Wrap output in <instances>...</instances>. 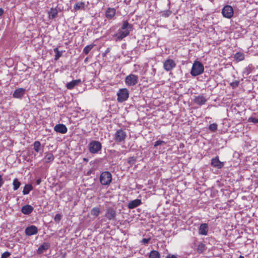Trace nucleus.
Listing matches in <instances>:
<instances>
[{"instance_id":"obj_14","label":"nucleus","mask_w":258,"mask_h":258,"mask_svg":"<svg viewBox=\"0 0 258 258\" xmlns=\"http://www.w3.org/2000/svg\"><path fill=\"white\" fill-rule=\"evenodd\" d=\"M54 131L59 133L66 134L68 131V128L63 124H58L55 125L54 127Z\"/></svg>"},{"instance_id":"obj_24","label":"nucleus","mask_w":258,"mask_h":258,"mask_svg":"<svg viewBox=\"0 0 258 258\" xmlns=\"http://www.w3.org/2000/svg\"><path fill=\"white\" fill-rule=\"evenodd\" d=\"M234 58L237 61H241L244 59L245 55L243 52H238L234 54Z\"/></svg>"},{"instance_id":"obj_11","label":"nucleus","mask_w":258,"mask_h":258,"mask_svg":"<svg viewBox=\"0 0 258 258\" xmlns=\"http://www.w3.org/2000/svg\"><path fill=\"white\" fill-rule=\"evenodd\" d=\"M25 232L27 235H33L37 233L38 228L35 225H31L25 229Z\"/></svg>"},{"instance_id":"obj_27","label":"nucleus","mask_w":258,"mask_h":258,"mask_svg":"<svg viewBox=\"0 0 258 258\" xmlns=\"http://www.w3.org/2000/svg\"><path fill=\"white\" fill-rule=\"evenodd\" d=\"M13 185L14 190H17L21 185V182L17 178H15L13 181Z\"/></svg>"},{"instance_id":"obj_5","label":"nucleus","mask_w":258,"mask_h":258,"mask_svg":"<svg viewBox=\"0 0 258 258\" xmlns=\"http://www.w3.org/2000/svg\"><path fill=\"white\" fill-rule=\"evenodd\" d=\"M126 138V132L122 130H117L113 135L114 140L116 143H121L124 142Z\"/></svg>"},{"instance_id":"obj_23","label":"nucleus","mask_w":258,"mask_h":258,"mask_svg":"<svg viewBox=\"0 0 258 258\" xmlns=\"http://www.w3.org/2000/svg\"><path fill=\"white\" fill-rule=\"evenodd\" d=\"M253 69V66L251 64H249L244 69L243 72V75L248 76L252 72Z\"/></svg>"},{"instance_id":"obj_26","label":"nucleus","mask_w":258,"mask_h":258,"mask_svg":"<svg viewBox=\"0 0 258 258\" xmlns=\"http://www.w3.org/2000/svg\"><path fill=\"white\" fill-rule=\"evenodd\" d=\"M33 189V186L31 184H26L23 190V194L24 195L28 194L31 190Z\"/></svg>"},{"instance_id":"obj_49","label":"nucleus","mask_w":258,"mask_h":258,"mask_svg":"<svg viewBox=\"0 0 258 258\" xmlns=\"http://www.w3.org/2000/svg\"><path fill=\"white\" fill-rule=\"evenodd\" d=\"M40 182H41V179H38L36 181V183L37 184H39L40 183Z\"/></svg>"},{"instance_id":"obj_6","label":"nucleus","mask_w":258,"mask_h":258,"mask_svg":"<svg viewBox=\"0 0 258 258\" xmlns=\"http://www.w3.org/2000/svg\"><path fill=\"white\" fill-rule=\"evenodd\" d=\"M101 144L98 141H93L89 144V150L92 154L97 153L101 150Z\"/></svg>"},{"instance_id":"obj_38","label":"nucleus","mask_w":258,"mask_h":258,"mask_svg":"<svg viewBox=\"0 0 258 258\" xmlns=\"http://www.w3.org/2000/svg\"><path fill=\"white\" fill-rule=\"evenodd\" d=\"M165 144L166 143L164 141L158 140L155 142L154 147H156L158 146L161 145L162 144Z\"/></svg>"},{"instance_id":"obj_42","label":"nucleus","mask_w":258,"mask_h":258,"mask_svg":"<svg viewBox=\"0 0 258 258\" xmlns=\"http://www.w3.org/2000/svg\"><path fill=\"white\" fill-rule=\"evenodd\" d=\"M10 255V253L9 252H5L2 254L1 258H7Z\"/></svg>"},{"instance_id":"obj_17","label":"nucleus","mask_w":258,"mask_h":258,"mask_svg":"<svg viewBox=\"0 0 258 258\" xmlns=\"http://www.w3.org/2000/svg\"><path fill=\"white\" fill-rule=\"evenodd\" d=\"M142 204L141 200L140 199H136L130 202L127 204V208L130 209H134Z\"/></svg>"},{"instance_id":"obj_53","label":"nucleus","mask_w":258,"mask_h":258,"mask_svg":"<svg viewBox=\"0 0 258 258\" xmlns=\"http://www.w3.org/2000/svg\"><path fill=\"white\" fill-rule=\"evenodd\" d=\"M87 61V58H86L85 59V61Z\"/></svg>"},{"instance_id":"obj_35","label":"nucleus","mask_w":258,"mask_h":258,"mask_svg":"<svg viewBox=\"0 0 258 258\" xmlns=\"http://www.w3.org/2000/svg\"><path fill=\"white\" fill-rule=\"evenodd\" d=\"M209 129L212 132H215L217 130V124L215 123L210 124Z\"/></svg>"},{"instance_id":"obj_47","label":"nucleus","mask_w":258,"mask_h":258,"mask_svg":"<svg viewBox=\"0 0 258 258\" xmlns=\"http://www.w3.org/2000/svg\"><path fill=\"white\" fill-rule=\"evenodd\" d=\"M4 181L3 180L2 176L0 175V187L4 184Z\"/></svg>"},{"instance_id":"obj_28","label":"nucleus","mask_w":258,"mask_h":258,"mask_svg":"<svg viewBox=\"0 0 258 258\" xmlns=\"http://www.w3.org/2000/svg\"><path fill=\"white\" fill-rule=\"evenodd\" d=\"M100 212V209L98 207H94L91 210V214L92 216H97Z\"/></svg>"},{"instance_id":"obj_41","label":"nucleus","mask_w":258,"mask_h":258,"mask_svg":"<svg viewBox=\"0 0 258 258\" xmlns=\"http://www.w3.org/2000/svg\"><path fill=\"white\" fill-rule=\"evenodd\" d=\"M110 50H111L110 48L108 47V48L105 50V51L103 53H102V56H103V57H105V56H106V55H107V54H108V53L110 51Z\"/></svg>"},{"instance_id":"obj_22","label":"nucleus","mask_w":258,"mask_h":258,"mask_svg":"<svg viewBox=\"0 0 258 258\" xmlns=\"http://www.w3.org/2000/svg\"><path fill=\"white\" fill-rule=\"evenodd\" d=\"M50 245L47 243H43L42 245H41L38 249V253H41L43 252V251L45 250H47L49 248Z\"/></svg>"},{"instance_id":"obj_45","label":"nucleus","mask_w":258,"mask_h":258,"mask_svg":"<svg viewBox=\"0 0 258 258\" xmlns=\"http://www.w3.org/2000/svg\"><path fill=\"white\" fill-rule=\"evenodd\" d=\"M127 86H134L136 85L137 82H125Z\"/></svg>"},{"instance_id":"obj_4","label":"nucleus","mask_w":258,"mask_h":258,"mask_svg":"<svg viewBox=\"0 0 258 258\" xmlns=\"http://www.w3.org/2000/svg\"><path fill=\"white\" fill-rule=\"evenodd\" d=\"M117 101L122 103L127 100L129 97V92L126 88L120 89L117 93Z\"/></svg>"},{"instance_id":"obj_37","label":"nucleus","mask_w":258,"mask_h":258,"mask_svg":"<svg viewBox=\"0 0 258 258\" xmlns=\"http://www.w3.org/2000/svg\"><path fill=\"white\" fill-rule=\"evenodd\" d=\"M171 14V12L170 10H166L162 12V16H164L165 17H169Z\"/></svg>"},{"instance_id":"obj_34","label":"nucleus","mask_w":258,"mask_h":258,"mask_svg":"<svg viewBox=\"0 0 258 258\" xmlns=\"http://www.w3.org/2000/svg\"><path fill=\"white\" fill-rule=\"evenodd\" d=\"M79 82H70L67 84V87L69 89H72Z\"/></svg>"},{"instance_id":"obj_3","label":"nucleus","mask_w":258,"mask_h":258,"mask_svg":"<svg viewBox=\"0 0 258 258\" xmlns=\"http://www.w3.org/2000/svg\"><path fill=\"white\" fill-rule=\"evenodd\" d=\"M99 179L102 185H109L112 181V175L109 171H104L100 174Z\"/></svg>"},{"instance_id":"obj_29","label":"nucleus","mask_w":258,"mask_h":258,"mask_svg":"<svg viewBox=\"0 0 258 258\" xmlns=\"http://www.w3.org/2000/svg\"><path fill=\"white\" fill-rule=\"evenodd\" d=\"M54 52L55 53L54 56V59L56 60H58L59 58L62 55V51H60L57 48H55L54 49Z\"/></svg>"},{"instance_id":"obj_30","label":"nucleus","mask_w":258,"mask_h":258,"mask_svg":"<svg viewBox=\"0 0 258 258\" xmlns=\"http://www.w3.org/2000/svg\"><path fill=\"white\" fill-rule=\"evenodd\" d=\"M34 150L38 153L40 150L41 143L39 141H35L34 144Z\"/></svg>"},{"instance_id":"obj_13","label":"nucleus","mask_w":258,"mask_h":258,"mask_svg":"<svg viewBox=\"0 0 258 258\" xmlns=\"http://www.w3.org/2000/svg\"><path fill=\"white\" fill-rule=\"evenodd\" d=\"M211 164L213 167L218 169H220L224 166V163L219 160L218 156L212 159Z\"/></svg>"},{"instance_id":"obj_52","label":"nucleus","mask_w":258,"mask_h":258,"mask_svg":"<svg viewBox=\"0 0 258 258\" xmlns=\"http://www.w3.org/2000/svg\"><path fill=\"white\" fill-rule=\"evenodd\" d=\"M73 81H80V80H79H79H74Z\"/></svg>"},{"instance_id":"obj_7","label":"nucleus","mask_w":258,"mask_h":258,"mask_svg":"<svg viewBox=\"0 0 258 258\" xmlns=\"http://www.w3.org/2000/svg\"><path fill=\"white\" fill-rule=\"evenodd\" d=\"M222 14L224 17L228 19L231 18L234 14L232 7L229 5H226L222 10Z\"/></svg>"},{"instance_id":"obj_9","label":"nucleus","mask_w":258,"mask_h":258,"mask_svg":"<svg viewBox=\"0 0 258 258\" xmlns=\"http://www.w3.org/2000/svg\"><path fill=\"white\" fill-rule=\"evenodd\" d=\"M176 66L175 61L172 59H168L165 61L163 64L164 69L167 71L172 70Z\"/></svg>"},{"instance_id":"obj_19","label":"nucleus","mask_w":258,"mask_h":258,"mask_svg":"<svg viewBox=\"0 0 258 258\" xmlns=\"http://www.w3.org/2000/svg\"><path fill=\"white\" fill-rule=\"evenodd\" d=\"M86 6V3L83 2H78L74 6L75 10H85Z\"/></svg>"},{"instance_id":"obj_21","label":"nucleus","mask_w":258,"mask_h":258,"mask_svg":"<svg viewBox=\"0 0 258 258\" xmlns=\"http://www.w3.org/2000/svg\"><path fill=\"white\" fill-rule=\"evenodd\" d=\"M54 157L53 155L51 153H47L44 158V162L45 163H49L54 160Z\"/></svg>"},{"instance_id":"obj_31","label":"nucleus","mask_w":258,"mask_h":258,"mask_svg":"<svg viewBox=\"0 0 258 258\" xmlns=\"http://www.w3.org/2000/svg\"><path fill=\"white\" fill-rule=\"evenodd\" d=\"M206 246L203 243H200L197 248V251L199 253H202L205 250Z\"/></svg>"},{"instance_id":"obj_51","label":"nucleus","mask_w":258,"mask_h":258,"mask_svg":"<svg viewBox=\"0 0 258 258\" xmlns=\"http://www.w3.org/2000/svg\"><path fill=\"white\" fill-rule=\"evenodd\" d=\"M238 258H244L243 256L242 255H240L239 257Z\"/></svg>"},{"instance_id":"obj_20","label":"nucleus","mask_w":258,"mask_h":258,"mask_svg":"<svg viewBox=\"0 0 258 258\" xmlns=\"http://www.w3.org/2000/svg\"><path fill=\"white\" fill-rule=\"evenodd\" d=\"M58 11L56 8H51L48 12L49 19H53L55 18L57 15Z\"/></svg>"},{"instance_id":"obj_44","label":"nucleus","mask_w":258,"mask_h":258,"mask_svg":"<svg viewBox=\"0 0 258 258\" xmlns=\"http://www.w3.org/2000/svg\"><path fill=\"white\" fill-rule=\"evenodd\" d=\"M239 82H232L230 83V86L233 88L236 87L238 85Z\"/></svg>"},{"instance_id":"obj_12","label":"nucleus","mask_w":258,"mask_h":258,"mask_svg":"<svg viewBox=\"0 0 258 258\" xmlns=\"http://www.w3.org/2000/svg\"><path fill=\"white\" fill-rule=\"evenodd\" d=\"M26 92L25 89L19 88L16 89L13 94V97L15 98L21 99L25 95Z\"/></svg>"},{"instance_id":"obj_25","label":"nucleus","mask_w":258,"mask_h":258,"mask_svg":"<svg viewBox=\"0 0 258 258\" xmlns=\"http://www.w3.org/2000/svg\"><path fill=\"white\" fill-rule=\"evenodd\" d=\"M149 258H160V254L157 250H153L151 251L149 255Z\"/></svg>"},{"instance_id":"obj_1","label":"nucleus","mask_w":258,"mask_h":258,"mask_svg":"<svg viewBox=\"0 0 258 258\" xmlns=\"http://www.w3.org/2000/svg\"><path fill=\"white\" fill-rule=\"evenodd\" d=\"M132 28L133 26L131 24H130L127 21H124L121 28L118 29L117 33L114 35V37H115V40L116 41H120L127 36Z\"/></svg>"},{"instance_id":"obj_33","label":"nucleus","mask_w":258,"mask_h":258,"mask_svg":"<svg viewBox=\"0 0 258 258\" xmlns=\"http://www.w3.org/2000/svg\"><path fill=\"white\" fill-rule=\"evenodd\" d=\"M94 45H88L85 46L83 49V52L85 54H88V53L90 52V51L93 48Z\"/></svg>"},{"instance_id":"obj_32","label":"nucleus","mask_w":258,"mask_h":258,"mask_svg":"<svg viewBox=\"0 0 258 258\" xmlns=\"http://www.w3.org/2000/svg\"><path fill=\"white\" fill-rule=\"evenodd\" d=\"M138 76H135L134 75L131 74V75H130L128 76H127L126 77L125 81H138Z\"/></svg>"},{"instance_id":"obj_46","label":"nucleus","mask_w":258,"mask_h":258,"mask_svg":"<svg viewBox=\"0 0 258 258\" xmlns=\"http://www.w3.org/2000/svg\"><path fill=\"white\" fill-rule=\"evenodd\" d=\"M166 258H178L176 256L173 254H168L166 256Z\"/></svg>"},{"instance_id":"obj_48","label":"nucleus","mask_w":258,"mask_h":258,"mask_svg":"<svg viewBox=\"0 0 258 258\" xmlns=\"http://www.w3.org/2000/svg\"><path fill=\"white\" fill-rule=\"evenodd\" d=\"M4 13V10L2 8H0V16H1Z\"/></svg>"},{"instance_id":"obj_18","label":"nucleus","mask_w":258,"mask_h":258,"mask_svg":"<svg viewBox=\"0 0 258 258\" xmlns=\"http://www.w3.org/2000/svg\"><path fill=\"white\" fill-rule=\"evenodd\" d=\"M33 207L30 205H26L22 207L21 208V212L25 215H29L31 214L33 211Z\"/></svg>"},{"instance_id":"obj_36","label":"nucleus","mask_w":258,"mask_h":258,"mask_svg":"<svg viewBox=\"0 0 258 258\" xmlns=\"http://www.w3.org/2000/svg\"><path fill=\"white\" fill-rule=\"evenodd\" d=\"M136 158L134 157H131L127 159V162L130 164L133 165L136 163Z\"/></svg>"},{"instance_id":"obj_8","label":"nucleus","mask_w":258,"mask_h":258,"mask_svg":"<svg viewBox=\"0 0 258 258\" xmlns=\"http://www.w3.org/2000/svg\"><path fill=\"white\" fill-rule=\"evenodd\" d=\"M116 216V211L112 208H108L106 210L105 217L109 220H115Z\"/></svg>"},{"instance_id":"obj_15","label":"nucleus","mask_w":258,"mask_h":258,"mask_svg":"<svg viewBox=\"0 0 258 258\" xmlns=\"http://www.w3.org/2000/svg\"><path fill=\"white\" fill-rule=\"evenodd\" d=\"M209 231L208 225L206 223L201 224L199 229V234L202 235H207Z\"/></svg>"},{"instance_id":"obj_2","label":"nucleus","mask_w":258,"mask_h":258,"mask_svg":"<svg viewBox=\"0 0 258 258\" xmlns=\"http://www.w3.org/2000/svg\"><path fill=\"white\" fill-rule=\"evenodd\" d=\"M204 70L203 64L199 61H195L192 64L190 73L192 76H196L202 74Z\"/></svg>"},{"instance_id":"obj_16","label":"nucleus","mask_w":258,"mask_h":258,"mask_svg":"<svg viewBox=\"0 0 258 258\" xmlns=\"http://www.w3.org/2000/svg\"><path fill=\"white\" fill-rule=\"evenodd\" d=\"M116 10L114 8H108L105 12V17L108 19H112L115 16Z\"/></svg>"},{"instance_id":"obj_43","label":"nucleus","mask_w":258,"mask_h":258,"mask_svg":"<svg viewBox=\"0 0 258 258\" xmlns=\"http://www.w3.org/2000/svg\"><path fill=\"white\" fill-rule=\"evenodd\" d=\"M150 239H151L150 238H143L142 240V242L144 243V244H148L149 242Z\"/></svg>"},{"instance_id":"obj_50","label":"nucleus","mask_w":258,"mask_h":258,"mask_svg":"<svg viewBox=\"0 0 258 258\" xmlns=\"http://www.w3.org/2000/svg\"><path fill=\"white\" fill-rule=\"evenodd\" d=\"M83 161H85V162H88L89 160H88V159H87V158H83Z\"/></svg>"},{"instance_id":"obj_10","label":"nucleus","mask_w":258,"mask_h":258,"mask_svg":"<svg viewBox=\"0 0 258 258\" xmlns=\"http://www.w3.org/2000/svg\"><path fill=\"white\" fill-rule=\"evenodd\" d=\"M207 101V98L203 94L195 96L194 99V103L200 106L205 104Z\"/></svg>"},{"instance_id":"obj_39","label":"nucleus","mask_w":258,"mask_h":258,"mask_svg":"<svg viewBox=\"0 0 258 258\" xmlns=\"http://www.w3.org/2000/svg\"><path fill=\"white\" fill-rule=\"evenodd\" d=\"M248 120L249 122H251L254 123H258V118H256L254 117H249Z\"/></svg>"},{"instance_id":"obj_40","label":"nucleus","mask_w":258,"mask_h":258,"mask_svg":"<svg viewBox=\"0 0 258 258\" xmlns=\"http://www.w3.org/2000/svg\"><path fill=\"white\" fill-rule=\"evenodd\" d=\"M61 219V215L59 214H57L54 217V221L56 222H59Z\"/></svg>"}]
</instances>
